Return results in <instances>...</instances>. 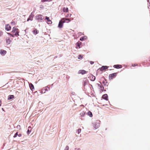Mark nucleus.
<instances>
[{
  "label": "nucleus",
  "instance_id": "obj_47",
  "mask_svg": "<svg viewBox=\"0 0 150 150\" xmlns=\"http://www.w3.org/2000/svg\"><path fill=\"white\" fill-rule=\"evenodd\" d=\"M2 110H3V111H4V109L3 108H2Z\"/></svg>",
  "mask_w": 150,
  "mask_h": 150
},
{
  "label": "nucleus",
  "instance_id": "obj_28",
  "mask_svg": "<svg viewBox=\"0 0 150 150\" xmlns=\"http://www.w3.org/2000/svg\"><path fill=\"white\" fill-rule=\"evenodd\" d=\"M81 129H79L77 130V132L78 133V134H79L81 132Z\"/></svg>",
  "mask_w": 150,
  "mask_h": 150
},
{
  "label": "nucleus",
  "instance_id": "obj_19",
  "mask_svg": "<svg viewBox=\"0 0 150 150\" xmlns=\"http://www.w3.org/2000/svg\"><path fill=\"white\" fill-rule=\"evenodd\" d=\"M33 33L34 34L36 35L38 33V31L36 29L34 28L33 30Z\"/></svg>",
  "mask_w": 150,
  "mask_h": 150
},
{
  "label": "nucleus",
  "instance_id": "obj_12",
  "mask_svg": "<svg viewBox=\"0 0 150 150\" xmlns=\"http://www.w3.org/2000/svg\"><path fill=\"white\" fill-rule=\"evenodd\" d=\"M6 51L5 50H1L0 54L2 55H4L6 54Z\"/></svg>",
  "mask_w": 150,
  "mask_h": 150
},
{
  "label": "nucleus",
  "instance_id": "obj_23",
  "mask_svg": "<svg viewBox=\"0 0 150 150\" xmlns=\"http://www.w3.org/2000/svg\"><path fill=\"white\" fill-rule=\"evenodd\" d=\"M62 20H63V21H64V22L66 21H68L66 22L67 23H68L70 21L69 19L66 18H63L62 19Z\"/></svg>",
  "mask_w": 150,
  "mask_h": 150
},
{
  "label": "nucleus",
  "instance_id": "obj_45",
  "mask_svg": "<svg viewBox=\"0 0 150 150\" xmlns=\"http://www.w3.org/2000/svg\"><path fill=\"white\" fill-rule=\"evenodd\" d=\"M103 82V84H104L105 86L106 85V84L105 83V82L104 81Z\"/></svg>",
  "mask_w": 150,
  "mask_h": 150
},
{
  "label": "nucleus",
  "instance_id": "obj_30",
  "mask_svg": "<svg viewBox=\"0 0 150 150\" xmlns=\"http://www.w3.org/2000/svg\"><path fill=\"white\" fill-rule=\"evenodd\" d=\"M7 34L8 35H9L10 36H11L12 37H14V34H12L10 33H7Z\"/></svg>",
  "mask_w": 150,
  "mask_h": 150
},
{
  "label": "nucleus",
  "instance_id": "obj_25",
  "mask_svg": "<svg viewBox=\"0 0 150 150\" xmlns=\"http://www.w3.org/2000/svg\"><path fill=\"white\" fill-rule=\"evenodd\" d=\"M98 87H100V88H101V90L103 91V90L104 89V87H103V86H101L100 85V84H98Z\"/></svg>",
  "mask_w": 150,
  "mask_h": 150
},
{
  "label": "nucleus",
  "instance_id": "obj_24",
  "mask_svg": "<svg viewBox=\"0 0 150 150\" xmlns=\"http://www.w3.org/2000/svg\"><path fill=\"white\" fill-rule=\"evenodd\" d=\"M86 112L84 111H83L80 113V115L81 117H84L85 115Z\"/></svg>",
  "mask_w": 150,
  "mask_h": 150
},
{
  "label": "nucleus",
  "instance_id": "obj_7",
  "mask_svg": "<svg viewBox=\"0 0 150 150\" xmlns=\"http://www.w3.org/2000/svg\"><path fill=\"white\" fill-rule=\"evenodd\" d=\"M87 72V71L84 70H80L79 71L78 73L81 74H86Z\"/></svg>",
  "mask_w": 150,
  "mask_h": 150
},
{
  "label": "nucleus",
  "instance_id": "obj_21",
  "mask_svg": "<svg viewBox=\"0 0 150 150\" xmlns=\"http://www.w3.org/2000/svg\"><path fill=\"white\" fill-rule=\"evenodd\" d=\"M63 12H67L68 11V8L64 7L63 9Z\"/></svg>",
  "mask_w": 150,
  "mask_h": 150
},
{
  "label": "nucleus",
  "instance_id": "obj_15",
  "mask_svg": "<svg viewBox=\"0 0 150 150\" xmlns=\"http://www.w3.org/2000/svg\"><path fill=\"white\" fill-rule=\"evenodd\" d=\"M29 87H30V89L32 90L33 91V89H34V86L33 85L32 83H29Z\"/></svg>",
  "mask_w": 150,
  "mask_h": 150
},
{
  "label": "nucleus",
  "instance_id": "obj_9",
  "mask_svg": "<svg viewBox=\"0 0 150 150\" xmlns=\"http://www.w3.org/2000/svg\"><path fill=\"white\" fill-rule=\"evenodd\" d=\"M11 27L9 24H7L5 26V29L7 31H9L11 30Z\"/></svg>",
  "mask_w": 150,
  "mask_h": 150
},
{
  "label": "nucleus",
  "instance_id": "obj_44",
  "mask_svg": "<svg viewBox=\"0 0 150 150\" xmlns=\"http://www.w3.org/2000/svg\"><path fill=\"white\" fill-rule=\"evenodd\" d=\"M81 34H82V33L80 32L78 33V34L79 35H81Z\"/></svg>",
  "mask_w": 150,
  "mask_h": 150
},
{
  "label": "nucleus",
  "instance_id": "obj_20",
  "mask_svg": "<svg viewBox=\"0 0 150 150\" xmlns=\"http://www.w3.org/2000/svg\"><path fill=\"white\" fill-rule=\"evenodd\" d=\"M87 114L91 117H92L93 116L91 112L90 111H88V112L87 113Z\"/></svg>",
  "mask_w": 150,
  "mask_h": 150
},
{
  "label": "nucleus",
  "instance_id": "obj_22",
  "mask_svg": "<svg viewBox=\"0 0 150 150\" xmlns=\"http://www.w3.org/2000/svg\"><path fill=\"white\" fill-rule=\"evenodd\" d=\"M87 38V37L86 36H84L83 37H82L80 38V40L81 41H83L84 40L86 39Z\"/></svg>",
  "mask_w": 150,
  "mask_h": 150
},
{
  "label": "nucleus",
  "instance_id": "obj_13",
  "mask_svg": "<svg viewBox=\"0 0 150 150\" xmlns=\"http://www.w3.org/2000/svg\"><path fill=\"white\" fill-rule=\"evenodd\" d=\"M90 78L91 80L92 81H94L96 79L95 77L92 75L90 76Z\"/></svg>",
  "mask_w": 150,
  "mask_h": 150
},
{
  "label": "nucleus",
  "instance_id": "obj_1",
  "mask_svg": "<svg viewBox=\"0 0 150 150\" xmlns=\"http://www.w3.org/2000/svg\"><path fill=\"white\" fill-rule=\"evenodd\" d=\"M100 121H95L93 122L92 124L94 128L95 129H96L98 128L100 126Z\"/></svg>",
  "mask_w": 150,
  "mask_h": 150
},
{
  "label": "nucleus",
  "instance_id": "obj_6",
  "mask_svg": "<svg viewBox=\"0 0 150 150\" xmlns=\"http://www.w3.org/2000/svg\"><path fill=\"white\" fill-rule=\"evenodd\" d=\"M12 41L11 39H10L9 37H7L6 39V43L7 45L9 44Z\"/></svg>",
  "mask_w": 150,
  "mask_h": 150
},
{
  "label": "nucleus",
  "instance_id": "obj_10",
  "mask_svg": "<svg viewBox=\"0 0 150 150\" xmlns=\"http://www.w3.org/2000/svg\"><path fill=\"white\" fill-rule=\"evenodd\" d=\"M45 19L47 20V22L48 24H51L52 21L50 20L49 18L47 17H45Z\"/></svg>",
  "mask_w": 150,
  "mask_h": 150
},
{
  "label": "nucleus",
  "instance_id": "obj_26",
  "mask_svg": "<svg viewBox=\"0 0 150 150\" xmlns=\"http://www.w3.org/2000/svg\"><path fill=\"white\" fill-rule=\"evenodd\" d=\"M88 81H83V85L85 86L86 85L88 84Z\"/></svg>",
  "mask_w": 150,
  "mask_h": 150
},
{
  "label": "nucleus",
  "instance_id": "obj_2",
  "mask_svg": "<svg viewBox=\"0 0 150 150\" xmlns=\"http://www.w3.org/2000/svg\"><path fill=\"white\" fill-rule=\"evenodd\" d=\"M35 18L38 22H41L43 18V16L42 15H38L36 16Z\"/></svg>",
  "mask_w": 150,
  "mask_h": 150
},
{
  "label": "nucleus",
  "instance_id": "obj_27",
  "mask_svg": "<svg viewBox=\"0 0 150 150\" xmlns=\"http://www.w3.org/2000/svg\"><path fill=\"white\" fill-rule=\"evenodd\" d=\"M45 91H48L50 90V87H48V86H47L46 87H45Z\"/></svg>",
  "mask_w": 150,
  "mask_h": 150
},
{
  "label": "nucleus",
  "instance_id": "obj_43",
  "mask_svg": "<svg viewBox=\"0 0 150 150\" xmlns=\"http://www.w3.org/2000/svg\"><path fill=\"white\" fill-rule=\"evenodd\" d=\"M21 135L22 134H18V136L19 137H21Z\"/></svg>",
  "mask_w": 150,
  "mask_h": 150
},
{
  "label": "nucleus",
  "instance_id": "obj_46",
  "mask_svg": "<svg viewBox=\"0 0 150 150\" xmlns=\"http://www.w3.org/2000/svg\"><path fill=\"white\" fill-rule=\"evenodd\" d=\"M1 101L0 100V106H1Z\"/></svg>",
  "mask_w": 150,
  "mask_h": 150
},
{
  "label": "nucleus",
  "instance_id": "obj_36",
  "mask_svg": "<svg viewBox=\"0 0 150 150\" xmlns=\"http://www.w3.org/2000/svg\"><path fill=\"white\" fill-rule=\"evenodd\" d=\"M3 35V32L1 31H0V37H1Z\"/></svg>",
  "mask_w": 150,
  "mask_h": 150
},
{
  "label": "nucleus",
  "instance_id": "obj_42",
  "mask_svg": "<svg viewBox=\"0 0 150 150\" xmlns=\"http://www.w3.org/2000/svg\"><path fill=\"white\" fill-rule=\"evenodd\" d=\"M137 65V64H132V66L133 67H134Z\"/></svg>",
  "mask_w": 150,
  "mask_h": 150
},
{
  "label": "nucleus",
  "instance_id": "obj_39",
  "mask_svg": "<svg viewBox=\"0 0 150 150\" xmlns=\"http://www.w3.org/2000/svg\"><path fill=\"white\" fill-rule=\"evenodd\" d=\"M76 45H77L78 47H79V46H80V44L79 43V42H77V43H76Z\"/></svg>",
  "mask_w": 150,
  "mask_h": 150
},
{
  "label": "nucleus",
  "instance_id": "obj_38",
  "mask_svg": "<svg viewBox=\"0 0 150 150\" xmlns=\"http://www.w3.org/2000/svg\"><path fill=\"white\" fill-rule=\"evenodd\" d=\"M74 150H80V148H75Z\"/></svg>",
  "mask_w": 150,
  "mask_h": 150
},
{
  "label": "nucleus",
  "instance_id": "obj_35",
  "mask_svg": "<svg viewBox=\"0 0 150 150\" xmlns=\"http://www.w3.org/2000/svg\"><path fill=\"white\" fill-rule=\"evenodd\" d=\"M79 57L78 58V59H81L82 58V57L81 56V55H79Z\"/></svg>",
  "mask_w": 150,
  "mask_h": 150
},
{
  "label": "nucleus",
  "instance_id": "obj_8",
  "mask_svg": "<svg viewBox=\"0 0 150 150\" xmlns=\"http://www.w3.org/2000/svg\"><path fill=\"white\" fill-rule=\"evenodd\" d=\"M108 96L107 94H105L103 95L102 98L103 99L105 100H108Z\"/></svg>",
  "mask_w": 150,
  "mask_h": 150
},
{
  "label": "nucleus",
  "instance_id": "obj_17",
  "mask_svg": "<svg viewBox=\"0 0 150 150\" xmlns=\"http://www.w3.org/2000/svg\"><path fill=\"white\" fill-rule=\"evenodd\" d=\"M14 96L13 95H10L8 96V100H10L13 98H14Z\"/></svg>",
  "mask_w": 150,
  "mask_h": 150
},
{
  "label": "nucleus",
  "instance_id": "obj_29",
  "mask_svg": "<svg viewBox=\"0 0 150 150\" xmlns=\"http://www.w3.org/2000/svg\"><path fill=\"white\" fill-rule=\"evenodd\" d=\"M52 0H41V1L42 2H44L46 1H51Z\"/></svg>",
  "mask_w": 150,
  "mask_h": 150
},
{
  "label": "nucleus",
  "instance_id": "obj_34",
  "mask_svg": "<svg viewBox=\"0 0 150 150\" xmlns=\"http://www.w3.org/2000/svg\"><path fill=\"white\" fill-rule=\"evenodd\" d=\"M17 129H21V126L19 125H18L17 126Z\"/></svg>",
  "mask_w": 150,
  "mask_h": 150
},
{
  "label": "nucleus",
  "instance_id": "obj_40",
  "mask_svg": "<svg viewBox=\"0 0 150 150\" xmlns=\"http://www.w3.org/2000/svg\"><path fill=\"white\" fill-rule=\"evenodd\" d=\"M31 132V131H29V129H28V131H27V133H28V134H29L30 133V132Z\"/></svg>",
  "mask_w": 150,
  "mask_h": 150
},
{
  "label": "nucleus",
  "instance_id": "obj_4",
  "mask_svg": "<svg viewBox=\"0 0 150 150\" xmlns=\"http://www.w3.org/2000/svg\"><path fill=\"white\" fill-rule=\"evenodd\" d=\"M64 23V21H63L62 19L59 21L58 27L59 28H62L63 26V23Z\"/></svg>",
  "mask_w": 150,
  "mask_h": 150
},
{
  "label": "nucleus",
  "instance_id": "obj_11",
  "mask_svg": "<svg viewBox=\"0 0 150 150\" xmlns=\"http://www.w3.org/2000/svg\"><path fill=\"white\" fill-rule=\"evenodd\" d=\"M113 67L116 69L120 68L122 67V66L120 65L116 64L114 65Z\"/></svg>",
  "mask_w": 150,
  "mask_h": 150
},
{
  "label": "nucleus",
  "instance_id": "obj_14",
  "mask_svg": "<svg viewBox=\"0 0 150 150\" xmlns=\"http://www.w3.org/2000/svg\"><path fill=\"white\" fill-rule=\"evenodd\" d=\"M18 30V29L16 27H14L13 28L11 32L13 33H15Z\"/></svg>",
  "mask_w": 150,
  "mask_h": 150
},
{
  "label": "nucleus",
  "instance_id": "obj_37",
  "mask_svg": "<svg viewBox=\"0 0 150 150\" xmlns=\"http://www.w3.org/2000/svg\"><path fill=\"white\" fill-rule=\"evenodd\" d=\"M71 14H68L67 16H66V17H70L71 16Z\"/></svg>",
  "mask_w": 150,
  "mask_h": 150
},
{
  "label": "nucleus",
  "instance_id": "obj_48",
  "mask_svg": "<svg viewBox=\"0 0 150 150\" xmlns=\"http://www.w3.org/2000/svg\"><path fill=\"white\" fill-rule=\"evenodd\" d=\"M106 83H107V82H106Z\"/></svg>",
  "mask_w": 150,
  "mask_h": 150
},
{
  "label": "nucleus",
  "instance_id": "obj_18",
  "mask_svg": "<svg viewBox=\"0 0 150 150\" xmlns=\"http://www.w3.org/2000/svg\"><path fill=\"white\" fill-rule=\"evenodd\" d=\"M19 30H18L14 34L15 36H16V37H18V36H19Z\"/></svg>",
  "mask_w": 150,
  "mask_h": 150
},
{
  "label": "nucleus",
  "instance_id": "obj_5",
  "mask_svg": "<svg viewBox=\"0 0 150 150\" xmlns=\"http://www.w3.org/2000/svg\"><path fill=\"white\" fill-rule=\"evenodd\" d=\"M117 73H113L112 74H110L109 75V77L110 79H112L113 78L116 77L117 75Z\"/></svg>",
  "mask_w": 150,
  "mask_h": 150
},
{
  "label": "nucleus",
  "instance_id": "obj_3",
  "mask_svg": "<svg viewBox=\"0 0 150 150\" xmlns=\"http://www.w3.org/2000/svg\"><path fill=\"white\" fill-rule=\"evenodd\" d=\"M34 16V15L33 13H31L29 17L27 19V21H32L33 20Z\"/></svg>",
  "mask_w": 150,
  "mask_h": 150
},
{
  "label": "nucleus",
  "instance_id": "obj_16",
  "mask_svg": "<svg viewBox=\"0 0 150 150\" xmlns=\"http://www.w3.org/2000/svg\"><path fill=\"white\" fill-rule=\"evenodd\" d=\"M108 68V67L105 66H103L101 67V68L100 70L102 71L103 70H105L107 69Z\"/></svg>",
  "mask_w": 150,
  "mask_h": 150
},
{
  "label": "nucleus",
  "instance_id": "obj_31",
  "mask_svg": "<svg viewBox=\"0 0 150 150\" xmlns=\"http://www.w3.org/2000/svg\"><path fill=\"white\" fill-rule=\"evenodd\" d=\"M18 135V132H17L14 134V136H13V137L15 138Z\"/></svg>",
  "mask_w": 150,
  "mask_h": 150
},
{
  "label": "nucleus",
  "instance_id": "obj_32",
  "mask_svg": "<svg viewBox=\"0 0 150 150\" xmlns=\"http://www.w3.org/2000/svg\"><path fill=\"white\" fill-rule=\"evenodd\" d=\"M64 150H69V146H66L65 149Z\"/></svg>",
  "mask_w": 150,
  "mask_h": 150
},
{
  "label": "nucleus",
  "instance_id": "obj_41",
  "mask_svg": "<svg viewBox=\"0 0 150 150\" xmlns=\"http://www.w3.org/2000/svg\"><path fill=\"white\" fill-rule=\"evenodd\" d=\"M90 62V64H94V62H93V61H91Z\"/></svg>",
  "mask_w": 150,
  "mask_h": 150
},
{
  "label": "nucleus",
  "instance_id": "obj_33",
  "mask_svg": "<svg viewBox=\"0 0 150 150\" xmlns=\"http://www.w3.org/2000/svg\"><path fill=\"white\" fill-rule=\"evenodd\" d=\"M45 88H43V89H42V91L41 92V93H45V91L44 92V91H45Z\"/></svg>",
  "mask_w": 150,
  "mask_h": 150
}]
</instances>
